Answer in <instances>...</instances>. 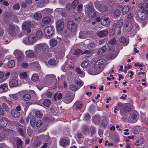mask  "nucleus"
Wrapping results in <instances>:
<instances>
[{
  "label": "nucleus",
  "mask_w": 148,
  "mask_h": 148,
  "mask_svg": "<svg viewBox=\"0 0 148 148\" xmlns=\"http://www.w3.org/2000/svg\"><path fill=\"white\" fill-rule=\"evenodd\" d=\"M40 138L44 141H48L49 140V138L48 135H42L40 136Z\"/></svg>",
  "instance_id": "a19ab883"
},
{
  "label": "nucleus",
  "mask_w": 148,
  "mask_h": 148,
  "mask_svg": "<svg viewBox=\"0 0 148 148\" xmlns=\"http://www.w3.org/2000/svg\"><path fill=\"white\" fill-rule=\"evenodd\" d=\"M119 41L123 45L126 46L128 44V42L126 39L124 37H121L119 39Z\"/></svg>",
  "instance_id": "a878e982"
},
{
  "label": "nucleus",
  "mask_w": 148,
  "mask_h": 148,
  "mask_svg": "<svg viewBox=\"0 0 148 148\" xmlns=\"http://www.w3.org/2000/svg\"><path fill=\"white\" fill-rule=\"evenodd\" d=\"M2 109L4 111L6 112H9L10 111V108L5 103H3L2 104Z\"/></svg>",
  "instance_id": "cd10ccee"
},
{
  "label": "nucleus",
  "mask_w": 148,
  "mask_h": 148,
  "mask_svg": "<svg viewBox=\"0 0 148 148\" xmlns=\"http://www.w3.org/2000/svg\"><path fill=\"white\" fill-rule=\"evenodd\" d=\"M18 84V81L16 79H13L10 82L9 85L10 87H14L17 86Z\"/></svg>",
  "instance_id": "4be33fe9"
},
{
  "label": "nucleus",
  "mask_w": 148,
  "mask_h": 148,
  "mask_svg": "<svg viewBox=\"0 0 148 148\" xmlns=\"http://www.w3.org/2000/svg\"><path fill=\"white\" fill-rule=\"evenodd\" d=\"M92 52V51L86 50L84 51V53L86 54V57H89L91 55Z\"/></svg>",
  "instance_id": "e2e57ef3"
},
{
  "label": "nucleus",
  "mask_w": 148,
  "mask_h": 148,
  "mask_svg": "<svg viewBox=\"0 0 148 148\" xmlns=\"http://www.w3.org/2000/svg\"><path fill=\"white\" fill-rule=\"evenodd\" d=\"M130 119L132 122L134 123L136 122L137 120V116L136 113L132 114L130 117Z\"/></svg>",
  "instance_id": "c85d7f7f"
},
{
  "label": "nucleus",
  "mask_w": 148,
  "mask_h": 148,
  "mask_svg": "<svg viewBox=\"0 0 148 148\" xmlns=\"http://www.w3.org/2000/svg\"><path fill=\"white\" fill-rule=\"evenodd\" d=\"M146 14L148 15V10H142V11L139 12V16L142 21H145L146 19Z\"/></svg>",
  "instance_id": "ddd939ff"
},
{
  "label": "nucleus",
  "mask_w": 148,
  "mask_h": 148,
  "mask_svg": "<svg viewBox=\"0 0 148 148\" xmlns=\"http://www.w3.org/2000/svg\"><path fill=\"white\" fill-rule=\"evenodd\" d=\"M56 62V60L55 59L51 58L49 59L48 62V64L51 65H53ZM46 64H47V63H46Z\"/></svg>",
  "instance_id": "6e6d98bb"
},
{
  "label": "nucleus",
  "mask_w": 148,
  "mask_h": 148,
  "mask_svg": "<svg viewBox=\"0 0 148 148\" xmlns=\"http://www.w3.org/2000/svg\"><path fill=\"white\" fill-rule=\"evenodd\" d=\"M72 68V66H69L68 64H65L64 65H63L62 67V69L63 71L67 70L69 69Z\"/></svg>",
  "instance_id": "79ce46f5"
},
{
  "label": "nucleus",
  "mask_w": 148,
  "mask_h": 148,
  "mask_svg": "<svg viewBox=\"0 0 148 148\" xmlns=\"http://www.w3.org/2000/svg\"><path fill=\"white\" fill-rule=\"evenodd\" d=\"M108 33V31L103 30L98 32L97 33V35L99 37L102 38L106 36Z\"/></svg>",
  "instance_id": "a211bd4d"
},
{
  "label": "nucleus",
  "mask_w": 148,
  "mask_h": 148,
  "mask_svg": "<svg viewBox=\"0 0 148 148\" xmlns=\"http://www.w3.org/2000/svg\"><path fill=\"white\" fill-rule=\"evenodd\" d=\"M133 28L132 24L130 22H127L125 23V29L127 32H129L131 31Z\"/></svg>",
  "instance_id": "f3484780"
},
{
  "label": "nucleus",
  "mask_w": 148,
  "mask_h": 148,
  "mask_svg": "<svg viewBox=\"0 0 148 148\" xmlns=\"http://www.w3.org/2000/svg\"><path fill=\"white\" fill-rule=\"evenodd\" d=\"M95 46V44L94 42H91L89 43L88 45V48L89 49H91L93 48Z\"/></svg>",
  "instance_id": "680f3d73"
},
{
  "label": "nucleus",
  "mask_w": 148,
  "mask_h": 148,
  "mask_svg": "<svg viewBox=\"0 0 148 148\" xmlns=\"http://www.w3.org/2000/svg\"><path fill=\"white\" fill-rule=\"evenodd\" d=\"M58 43V41L55 39L53 38L49 41L50 45L51 47H55L56 46Z\"/></svg>",
  "instance_id": "c756f323"
},
{
  "label": "nucleus",
  "mask_w": 148,
  "mask_h": 148,
  "mask_svg": "<svg viewBox=\"0 0 148 148\" xmlns=\"http://www.w3.org/2000/svg\"><path fill=\"white\" fill-rule=\"evenodd\" d=\"M7 121L4 119H1L0 120V126L2 127H5L7 124Z\"/></svg>",
  "instance_id": "473e14b6"
},
{
  "label": "nucleus",
  "mask_w": 148,
  "mask_h": 148,
  "mask_svg": "<svg viewBox=\"0 0 148 148\" xmlns=\"http://www.w3.org/2000/svg\"><path fill=\"white\" fill-rule=\"evenodd\" d=\"M10 39L8 38L7 36H5L3 39V42L4 44H7L10 42Z\"/></svg>",
  "instance_id": "5fc2aeb1"
},
{
  "label": "nucleus",
  "mask_w": 148,
  "mask_h": 148,
  "mask_svg": "<svg viewBox=\"0 0 148 148\" xmlns=\"http://www.w3.org/2000/svg\"><path fill=\"white\" fill-rule=\"evenodd\" d=\"M15 65V62L14 60H10L8 62L7 66L9 68H12Z\"/></svg>",
  "instance_id": "f704fd0d"
},
{
  "label": "nucleus",
  "mask_w": 148,
  "mask_h": 148,
  "mask_svg": "<svg viewBox=\"0 0 148 148\" xmlns=\"http://www.w3.org/2000/svg\"><path fill=\"white\" fill-rule=\"evenodd\" d=\"M67 27L69 30L72 32H74L76 31L77 26L75 23L70 21L67 23Z\"/></svg>",
  "instance_id": "1a4fd4ad"
},
{
  "label": "nucleus",
  "mask_w": 148,
  "mask_h": 148,
  "mask_svg": "<svg viewBox=\"0 0 148 148\" xmlns=\"http://www.w3.org/2000/svg\"><path fill=\"white\" fill-rule=\"evenodd\" d=\"M43 124V122L42 121L39 120L36 122L35 125L37 127H40Z\"/></svg>",
  "instance_id": "864d4df0"
},
{
  "label": "nucleus",
  "mask_w": 148,
  "mask_h": 148,
  "mask_svg": "<svg viewBox=\"0 0 148 148\" xmlns=\"http://www.w3.org/2000/svg\"><path fill=\"white\" fill-rule=\"evenodd\" d=\"M69 88L71 90L74 91H76L78 89L77 87L73 84H71L70 85Z\"/></svg>",
  "instance_id": "3c124183"
},
{
  "label": "nucleus",
  "mask_w": 148,
  "mask_h": 148,
  "mask_svg": "<svg viewBox=\"0 0 148 148\" xmlns=\"http://www.w3.org/2000/svg\"><path fill=\"white\" fill-rule=\"evenodd\" d=\"M82 52V51L80 49H77L75 50L74 53V55H77L81 53Z\"/></svg>",
  "instance_id": "774afa93"
},
{
  "label": "nucleus",
  "mask_w": 148,
  "mask_h": 148,
  "mask_svg": "<svg viewBox=\"0 0 148 148\" xmlns=\"http://www.w3.org/2000/svg\"><path fill=\"white\" fill-rule=\"evenodd\" d=\"M130 110V108L128 106H125L123 110L120 111V113L122 116H125L126 113Z\"/></svg>",
  "instance_id": "aec40b11"
},
{
  "label": "nucleus",
  "mask_w": 148,
  "mask_h": 148,
  "mask_svg": "<svg viewBox=\"0 0 148 148\" xmlns=\"http://www.w3.org/2000/svg\"><path fill=\"white\" fill-rule=\"evenodd\" d=\"M11 141L13 144H15V141L16 142L17 148H22L23 141L18 138H14L11 140Z\"/></svg>",
  "instance_id": "9b49d317"
},
{
  "label": "nucleus",
  "mask_w": 148,
  "mask_h": 148,
  "mask_svg": "<svg viewBox=\"0 0 148 148\" xmlns=\"http://www.w3.org/2000/svg\"><path fill=\"white\" fill-rule=\"evenodd\" d=\"M39 78L38 75L37 74H34L32 75L31 79L33 82H36L38 80Z\"/></svg>",
  "instance_id": "4c0bfd02"
},
{
  "label": "nucleus",
  "mask_w": 148,
  "mask_h": 148,
  "mask_svg": "<svg viewBox=\"0 0 148 148\" xmlns=\"http://www.w3.org/2000/svg\"><path fill=\"white\" fill-rule=\"evenodd\" d=\"M106 62V60L103 59L92 61L89 66V73L93 75L99 73L103 70Z\"/></svg>",
  "instance_id": "f257e3e1"
},
{
  "label": "nucleus",
  "mask_w": 148,
  "mask_h": 148,
  "mask_svg": "<svg viewBox=\"0 0 148 148\" xmlns=\"http://www.w3.org/2000/svg\"><path fill=\"white\" fill-rule=\"evenodd\" d=\"M86 10L87 12V16L89 18H93L96 15V11L94 9L92 3H89L86 6Z\"/></svg>",
  "instance_id": "20e7f679"
},
{
  "label": "nucleus",
  "mask_w": 148,
  "mask_h": 148,
  "mask_svg": "<svg viewBox=\"0 0 148 148\" xmlns=\"http://www.w3.org/2000/svg\"><path fill=\"white\" fill-rule=\"evenodd\" d=\"M119 7L122 9V12L123 14H126L131 8L130 6L128 5H125L123 7L122 5H121L119 6Z\"/></svg>",
  "instance_id": "2eb2a0df"
},
{
  "label": "nucleus",
  "mask_w": 148,
  "mask_h": 148,
  "mask_svg": "<svg viewBox=\"0 0 148 148\" xmlns=\"http://www.w3.org/2000/svg\"><path fill=\"white\" fill-rule=\"evenodd\" d=\"M23 98L24 100L28 101L30 99L31 96L28 94L25 93L23 95Z\"/></svg>",
  "instance_id": "e433bc0d"
},
{
  "label": "nucleus",
  "mask_w": 148,
  "mask_h": 148,
  "mask_svg": "<svg viewBox=\"0 0 148 148\" xmlns=\"http://www.w3.org/2000/svg\"><path fill=\"white\" fill-rule=\"evenodd\" d=\"M75 82L78 86L80 87L82 86L83 84V82L82 81L80 80H77Z\"/></svg>",
  "instance_id": "bf43d9fd"
},
{
  "label": "nucleus",
  "mask_w": 148,
  "mask_h": 148,
  "mask_svg": "<svg viewBox=\"0 0 148 148\" xmlns=\"http://www.w3.org/2000/svg\"><path fill=\"white\" fill-rule=\"evenodd\" d=\"M76 71L80 75L81 77H83L84 76L85 73L83 71H82L81 69L78 68H76Z\"/></svg>",
  "instance_id": "ea45409f"
},
{
  "label": "nucleus",
  "mask_w": 148,
  "mask_h": 148,
  "mask_svg": "<svg viewBox=\"0 0 148 148\" xmlns=\"http://www.w3.org/2000/svg\"><path fill=\"white\" fill-rule=\"evenodd\" d=\"M78 4V1L75 0L72 2V6L73 8H75L77 5Z\"/></svg>",
  "instance_id": "052dcab7"
},
{
  "label": "nucleus",
  "mask_w": 148,
  "mask_h": 148,
  "mask_svg": "<svg viewBox=\"0 0 148 148\" xmlns=\"http://www.w3.org/2000/svg\"><path fill=\"white\" fill-rule=\"evenodd\" d=\"M44 32L45 34L49 37L52 36L53 34V27L48 26L45 29Z\"/></svg>",
  "instance_id": "9d476101"
},
{
  "label": "nucleus",
  "mask_w": 148,
  "mask_h": 148,
  "mask_svg": "<svg viewBox=\"0 0 148 148\" xmlns=\"http://www.w3.org/2000/svg\"><path fill=\"white\" fill-rule=\"evenodd\" d=\"M86 36V33L85 32H80L79 35V37L80 38H85Z\"/></svg>",
  "instance_id": "4d7b16f0"
},
{
  "label": "nucleus",
  "mask_w": 148,
  "mask_h": 148,
  "mask_svg": "<svg viewBox=\"0 0 148 148\" xmlns=\"http://www.w3.org/2000/svg\"><path fill=\"white\" fill-rule=\"evenodd\" d=\"M42 36V31L41 30H38L35 33L30 34L28 37L23 38L22 42L26 45H32L40 39Z\"/></svg>",
  "instance_id": "f03ea898"
},
{
  "label": "nucleus",
  "mask_w": 148,
  "mask_h": 148,
  "mask_svg": "<svg viewBox=\"0 0 148 148\" xmlns=\"http://www.w3.org/2000/svg\"><path fill=\"white\" fill-rule=\"evenodd\" d=\"M120 14V10L118 9H116L113 14V16L114 17L119 16Z\"/></svg>",
  "instance_id": "603ef678"
},
{
  "label": "nucleus",
  "mask_w": 148,
  "mask_h": 148,
  "mask_svg": "<svg viewBox=\"0 0 148 148\" xmlns=\"http://www.w3.org/2000/svg\"><path fill=\"white\" fill-rule=\"evenodd\" d=\"M109 18L106 16H102L101 18V24L104 26H107L109 25L110 23Z\"/></svg>",
  "instance_id": "4468645a"
},
{
  "label": "nucleus",
  "mask_w": 148,
  "mask_h": 148,
  "mask_svg": "<svg viewBox=\"0 0 148 148\" xmlns=\"http://www.w3.org/2000/svg\"><path fill=\"white\" fill-rule=\"evenodd\" d=\"M31 23L29 21L25 22L23 24L22 28L23 29L26 30L31 26Z\"/></svg>",
  "instance_id": "393cba45"
},
{
  "label": "nucleus",
  "mask_w": 148,
  "mask_h": 148,
  "mask_svg": "<svg viewBox=\"0 0 148 148\" xmlns=\"http://www.w3.org/2000/svg\"><path fill=\"white\" fill-rule=\"evenodd\" d=\"M19 31V28L17 26L10 25L7 29V32L12 36H14Z\"/></svg>",
  "instance_id": "39448f33"
},
{
  "label": "nucleus",
  "mask_w": 148,
  "mask_h": 148,
  "mask_svg": "<svg viewBox=\"0 0 148 148\" xmlns=\"http://www.w3.org/2000/svg\"><path fill=\"white\" fill-rule=\"evenodd\" d=\"M43 12L45 14L49 15L53 12V10L47 8L44 10Z\"/></svg>",
  "instance_id": "c03bdc74"
},
{
  "label": "nucleus",
  "mask_w": 148,
  "mask_h": 148,
  "mask_svg": "<svg viewBox=\"0 0 148 148\" xmlns=\"http://www.w3.org/2000/svg\"><path fill=\"white\" fill-rule=\"evenodd\" d=\"M22 127L21 126L18 127L17 129L18 132L21 136H24L25 135V132L23 131Z\"/></svg>",
  "instance_id": "2f4dec72"
},
{
  "label": "nucleus",
  "mask_w": 148,
  "mask_h": 148,
  "mask_svg": "<svg viewBox=\"0 0 148 148\" xmlns=\"http://www.w3.org/2000/svg\"><path fill=\"white\" fill-rule=\"evenodd\" d=\"M45 78L48 81H51L54 80L56 78L55 75L53 74L47 75Z\"/></svg>",
  "instance_id": "5701e85b"
},
{
  "label": "nucleus",
  "mask_w": 148,
  "mask_h": 148,
  "mask_svg": "<svg viewBox=\"0 0 148 148\" xmlns=\"http://www.w3.org/2000/svg\"><path fill=\"white\" fill-rule=\"evenodd\" d=\"M12 116L15 118H17L20 116V113L15 110H13L11 112Z\"/></svg>",
  "instance_id": "bb28decb"
},
{
  "label": "nucleus",
  "mask_w": 148,
  "mask_h": 148,
  "mask_svg": "<svg viewBox=\"0 0 148 148\" xmlns=\"http://www.w3.org/2000/svg\"><path fill=\"white\" fill-rule=\"evenodd\" d=\"M14 54L17 57L18 61H21L24 58L23 53L19 50H16L14 52Z\"/></svg>",
  "instance_id": "f8f14e48"
},
{
  "label": "nucleus",
  "mask_w": 148,
  "mask_h": 148,
  "mask_svg": "<svg viewBox=\"0 0 148 148\" xmlns=\"http://www.w3.org/2000/svg\"><path fill=\"white\" fill-rule=\"evenodd\" d=\"M13 9L14 10H18L20 8V6L18 3H17L14 4L13 6Z\"/></svg>",
  "instance_id": "69168bd1"
},
{
  "label": "nucleus",
  "mask_w": 148,
  "mask_h": 148,
  "mask_svg": "<svg viewBox=\"0 0 148 148\" xmlns=\"http://www.w3.org/2000/svg\"><path fill=\"white\" fill-rule=\"evenodd\" d=\"M106 50V48L105 46H103L102 48L99 49L98 51V54L101 55L104 53Z\"/></svg>",
  "instance_id": "c9c22d12"
},
{
  "label": "nucleus",
  "mask_w": 148,
  "mask_h": 148,
  "mask_svg": "<svg viewBox=\"0 0 148 148\" xmlns=\"http://www.w3.org/2000/svg\"><path fill=\"white\" fill-rule=\"evenodd\" d=\"M128 19L130 21L132 22L133 20L132 14H130L128 15Z\"/></svg>",
  "instance_id": "338daca9"
},
{
  "label": "nucleus",
  "mask_w": 148,
  "mask_h": 148,
  "mask_svg": "<svg viewBox=\"0 0 148 148\" xmlns=\"http://www.w3.org/2000/svg\"><path fill=\"white\" fill-rule=\"evenodd\" d=\"M35 115L36 117L39 118H41L43 116L42 112L39 111H36L35 113Z\"/></svg>",
  "instance_id": "8fccbe9b"
},
{
  "label": "nucleus",
  "mask_w": 148,
  "mask_h": 148,
  "mask_svg": "<svg viewBox=\"0 0 148 148\" xmlns=\"http://www.w3.org/2000/svg\"><path fill=\"white\" fill-rule=\"evenodd\" d=\"M34 52L37 53H40L42 51L45 52H47L50 50L48 45L45 43L36 44L34 46Z\"/></svg>",
  "instance_id": "7ed1b4c3"
},
{
  "label": "nucleus",
  "mask_w": 148,
  "mask_h": 148,
  "mask_svg": "<svg viewBox=\"0 0 148 148\" xmlns=\"http://www.w3.org/2000/svg\"><path fill=\"white\" fill-rule=\"evenodd\" d=\"M69 143V140L67 138H61L60 141V145L62 147L66 146Z\"/></svg>",
  "instance_id": "dca6fc26"
},
{
  "label": "nucleus",
  "mask_w": 148,
  "mask_h": 148,
  "mask_svg": "<svg viewBox=\"0 0 148 148\" xmlns=\"http://www.w3.org/2000/svg\"><path fill=\"white\" fill-rule=\"evenodd\" d=\"M35 19L37 20H39L42 17V14L38 12H36L34 14Z\"/></svg>",
  "instance_id": "58836bf2"
},
{
  "label": "nucleus",
  "mask_w": 148,
  "mask_h": 148,
  "mask_svg": "<svg viewBox=\"0 0 148 148\" xmlns=\"http://www.w3.org/2000/svg\"><path fill=\"white\" fill-rule=\"evenodd\" d=\"M8 88L7 84L0 85V93H2L6 92L8 90Z\"/></svg>",
  "instance_id": "6ab92c4d"
},
{
  "label": "nucleus",
  "mask_w": 148,
  "mask_h": 148,
  "mask_svg": "<svg viewBox=\"0 0 148 148\" xmlns=\"http://www.w3.org/2000/svg\"><path fill=\"white\" fill-rule=\"evenodd\" d=\"M51 19L49 16H45L43 18L42 20V23L45 25L49 24L51 22Z\"/></svg>",
  "instance_id": "412c9836"
},
{
  "label": "nucleus",
  "mask_w": 148,
  "mask_h": 148,
  "mask_svg": "<svg viewBox=\"0 0 148 148\" xmlns=\"http://www.w3.org/2000/svg\"><path fill=\"white\" fill-rule=\"evenodd\" d=\"M30 123L32 127H34L35 126L36 122L35 121V118L34 116L30 117Z\"/></svg>",
  "instance_id": "7c9ffc66"
},
{
  "label": "nucleus",
  "mask_w": 148,
  "mask_h": 148,
  "mask_svg": "<svg viewBox=\"0 0 148 148\" xmlns=\"http://www.w3.org/2000/svg\"><path fill=\"white\" fill-rule=\"evenodd\" d=\"M74 98V96L73 94L69 92L64 96L63 101L66 103H69L72 101Z\"/></svg>",
  "instance_id": "423d86ee"
},
{
  "label": "nucleus",
  "mask_w": 148,
  "mask_h": 148,
  "mask_svg": "<svg viewBox=\"0 0 148 148\" xmlns=\"http://www.w3.org/2000/svg\"><path fill=\"white\" fill-rule=\"evenodd\" d=\"M82 14H76L75 16V18L76 20H77L78 19H80L82 18Z\"/></svg>",
  "instance_id": "13d9d810"
},
{
  "label": "nucleus",
  "mask_w": 148,
  "mask_h": 148,
  "mask_svg": "<svg viewBox=\"0 0 148 148\" xmlns=\"http://www.w3.org/2000/svg\"><path fill=\"white\" fill-rule=\"evenodd\" d=\"M89 63V61H84L82 63L81 66L83 68H85L88 66Z\"/></svg>",
  "instance_id": "49530a36"
},
{
  "label": "nucleus",
  "mask_w": 148,
  "mask_h": 148,
  "mask_svg": "<svg viewBox=\"0 0 148 148\" xmlns=\"http://www.w3.org/2000/svg\"><path fill=\"white\" fill-rule=\"evenodd\" d=\"M64 23L62 20L60 19L56 22V27L57 31H61L64 29Z\"/></svg>",
  "instance_id": "6e6552de"
},
{
  "label": "nucleus",
  "mask_w": 148,
  "mask_h": 148,
  "mask_svg": "<svg viewBox=\"0 0 148 148\" xmlns=\"http://www.w3.org/2000/svg\"><path fill=\"white\" fill-rule=\"evenodd\" d=\"M109 44L110 45H114L116 43V40L115 39H113L108 41Z\"/></svg>",
  "instance_id": "0e129e2a"
},
{
  "label": "nucleus",
  "mask_w": 148,
  "mask_h": 148,
  "mask_svg": "<svg viewBox=\"0 0 148 148\" xmlns=\"http://www.w3.org/2000/svg\"><path fill=\"white\" fill-rule=\"evenodd\" d=\"M95 5L96 8L101 12L106 11L108 9L105 4L99 2H95Z\"/></svg>",
  "instance_id": "0eeeda50"
},
{
  "label": "nucleus",
  "mask_w": 148,
  "mask_h": 148,
  "mask_svg": "<svg viewBox=\"0 0 148 148\" xmlns=\"http://www.w3.org/2000/svg\"><path fill=\"white\" fill-rule=\"evenodd\" d=\"M20 76L21 78L25 79L27 77V73L24 71L20 73Z\"/></svg>",
  "instance_id": "09e8293b"
},
{
  "label": "nucleus",
  "mask_w": 148,
  "mask_h": 148,
  "mask_svg": "<svg viewBox=\"0 0 148 148\" xmlns=\"http://www.w3.org/2000/svg\"><path fill=\"white\" fill-rule=\"evenodd\" d=\"M25 53L27 56L29 57H32L34 56L33 51L31 50L26 51Z\"/></svg>",
  "instance_id": "72a5a7b5"
},
{
  "label": "nucleus",
  "mask_w": 148,
  "mask_h": 148,
  "mask_svg": "<svg viewBox=\"0 0 148 148\" xmlns=\"http://www.w3.org/2000/svg\"><path fill=\"white\" fill-rule=\"evenodd\" d=\"M9 97L11 99L17 100L18 99V95L16 94H10Z\"/></svg>",
  "instance_id": "de8ad7c7"
},
{
  "label": "nucleus",
  "mask_w": 148,
  "mask_h": 148,
  "mask_svg": "<svg viewBox=\"0 0 148 148\" xmlns=\"http://www.w3.org/2000/svg\"><path fill=\"white\" fill-rule=\"evenodd\" d=\"M123 23V20L122 19H121L120 20L118 21L116 23H114L113 25V27L116 28H120L122 25Z\"/></svg>",
  "instance_id": "b1692460"
},
{
  "label": "nucleus",
  "mask_w": 148,
  "mask_h": 148,
  "mask_svg": "<svg viewBox=\"0 0 148 148\" xmlns=\"http://www.w3.org/2000/svg\"><path fill=\"white\" fill-rule=\"evenodd\" d=\"M43 103L45 106L48 107L51 104V101L49 99H46Z\"/></svg>",
  "instance_id": "37998d69"
},
{
  "label": "nucleus",
  "mask_w": 148,
  "mask_h": 148,
  "mask_svg": "<svg viewBox=\"0 0 148 148\" xmlns=\"http://www.w3.org/2000/svg\"><path fill=\"white\" fill-rule=\"evenodd\" d=\"M82 103L79 101H77L74 104V106L77 109L80 108L82 106Z\"/></svg>",
  "instance_id": "a18cd8bd"
}]
</instances>
